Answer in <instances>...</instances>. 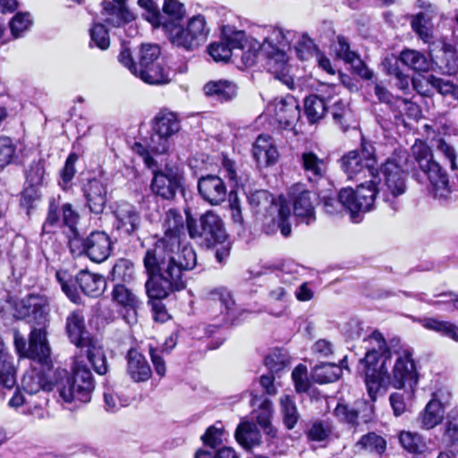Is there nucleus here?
Returning a JSON list of instances; mask_svg holds the SVG:
<instances>
[{
	"label": "nucleus",
	"mask_w": 458,
	"mask_h": 458,
	"mask_svg": "<svg viewBox=\"0 0 458 458\" xmlns=\"http://www.w3.org/2000/svg\"><path fill=\"white\" fill-rule=\"evenodd\" d=\"M185 219L180 211L170 208L162 220L164 235L146 250L143 264L148 276L150 297L163 298L186 288L184 273L197 266L194 249L182 243Z\"/></svg>",
	"instance_id": "f257e3e1"
},
{
	"label": "nucleus",
	"mask_w": 458,
	"mask_h": 458,
	"mask_svg": "<svg viewBox=\"0 0 458 458\" xmlns=\"http://www.w3.org/2000/svg\"><path fill=\"white\" fill-rule=\"evenodd\" d=\"M368 344L365 357L361 360L365 370V382L371 401L375 402L377 395L386 381L389 382L392 353L386 345L382 334L373 331L364 340Z\"/></svg>",
	"instance_id": "f03ea898"
},
{
	"label": "nucleus",
	"mask_w": 458,
	"mask_h": 458,
	"mask_svg": "<svg viewBox=\"0 0 458 458\" xmlns=\"http://www.w3.org/2000/svg\"><path fill=\"white\" fill-rule=\"evenodd\" d=\"M293 30H271V33L259 46V55L264 59V65L268 72L282 81L288 88H293L294 80L291 73L292 67L288 61L286 49L290 47Z\"/></svg>",
	"instance_id": "7ed1b4c3"
},
{
	"label": "nucleus",
	"mask_w": 458,
	"mask_h": 458,
	"mask_svg": "<svg viewBox=\"0 0 458 458\" xmlns=\"http://www.w3.org/2000/svg\"><path fill=\"white\" fill-rule=\"evenodd\" d=\"M411 154L420 171L428 178L435 199L447 201L451 199L452 186L445 169L434 159L431 148L417 140L411 147Z\"/></svg>",
	"instance_id": "20e7f679"
},
{
	"label": "nucleus",
	"mask_w": 458,
	"mask_h": 458,
	"mask_svg": "<svg viewBox=\"0 0 458 458\" xmlns=\"http://www.w3.org/2000/svg\"><path fill=\"white\" fill-rule=\"evenodd\" d=\"M55 387L64 403H89L94 389L92 374L86 366L77 364L73 376L65 375L55 384Z\"/></svg>",
	"instance_id": "39448f33"
},
{
	"label": "nucleus",
	"mask_w": 458,
	"mask_h": 458,
	"mask_svg": "<svg viewBox=\"0 0 458 458\" xmlns=\"http://www.w3.org/2000/svg\"><path fill=\"white\" fill-rule=\"evenodd\" d=\"M407 155H398L388 158L381 167L384 174L385 183L383 189V196L386 202H390L392 209L397 211L399 205L393 202L391 198H397L403 195L406 191V174L408 172Z\"/></svg>",
	"instance_id": "423d86ee"
},
{
	"label": "nucleus",
	"mask_w": 458,
	"mask_h": 458,
	"mask_svg": "<svg viewBox=\"0 0 458 458\" xmlns=\"http://www.w3.org/2000/svg\"><path fill=\"white\" fill-rule=\"evenodd\" d=\"M342 169L350 180L376 178L378 174L374 148L362 143L360 150H352L341 158Z\"/></svg>",
	"instance_id": "0eeeda50"
},
{
	"label": "nucleus",
	"mask_w": 458,
	"mask_h": 458,
	"mask_svg": "<svg viewBox=\"0 0 458 458\" xmlns=\"http://www.w3.org/2000/svg\"><path fill=\"white\" fill-rule=\"evenodd\" d=\"M14 345L21 356H24L32 362L42 365L44 368L51 367V351L47 339L46 328L33 327L31 329L28 348L26 347L25 338L18 332H15Z\"/></svg>",
	"instance_id": "6e6552de"
},
{
	"label": "nucleus",
	"mask_w": 458,
	"mask_h": 458,
	"mask_svg": "<svg viewBox=\"0 0 458 458\" xmlns=\"http://www.w3.org/2000/svg\"><path fill=\"white\" fill-rule=\"evenodd\" d=\"M69 246L73 255L85 254L96 263L105 261L112 251L111 239L103 231L92 232L84 239L80 236L69 237Z\"/></svg>",
	"instance_id": "1a4fd4ad"
},
{
	"label": "nucleus",
	"mask_w": 458,
	"mask_h": 458,
	"mask_svg": "<svg viewBox=\"0 0 458 458\" xmlns=\"http://www.w3.org/2000/svg\"><path fill=\"white\" fill-rule=\"evenodd\" d=\"M186 224L190 237L200 240L207 246L221 243L226 238L222 219L211 211L202 215L199 221L187 217Z\"/></svg>",
	"instance_id": "9d476101"
},
{
	"label": "nucleus",
	"mask_w": 458,
	"mask_h": 458,
	"mask_svg": "<svg viewBox=\"0 0 458 458\" xmlns=\"http://www.w3.org/2000/svg\"><path fill=\"white\" fill-rule=\"evenodd\" d=\"M377 183L378 174H376V178H369V181L360 182L356 191H353L351 187L341 190L342 199L346 201V199H349V201H351V219L352 222H360V213L372 209L376 196L378 193Z\"/></svg>",
	"instance_id": "9b49d317"
},
{
	"label": "nucleus",
	"mask_w": 458,
	"mask_h": 458,
	"mask_svg": "<svg viewBox=\"0 0 458 458\" xmlns=\"http://www.w3.org/2000/svg\"><path fill=\"white\" fill-rule=\"evenodd\" d=\"M180 129L181 122L177 114L166 109L158 112L154 118L155 135L151 138V150L157 154L166 152L169 147L168 139Z\"/></svg>",
	"instance_id": "f8f14e48"
},
{
	"label": "nucleus",
	"mask_w": 458,
	"mask_h": 458,
	"mask_svg": "<svg viewBox=\"0 0 458 458\" xmlns=\"http://www.w3.org/2000/svg\"><path fill=\"white\" fill-rule=\"evenodd\" d=\"M394 355L395 360L390 373L389 383L396 389L405 386L413 389L418 383L419 374L412 359V352L405 349L394 352Z\"/></svg>",
	"instance_id": "ddd939ff"
},
{
	"label": "nucleus",
	"mask_w": 458,
	"mask_h": 458,
	"mask_svg": "<svg viewBox=\"0 0 458 458\" xmlns=\"http://www.w3.org/2000/svg\"><path fill=\"white\" fill-rule=\"evenodd\" d=\"M53 363L50 368H44L38 363L31 361L30 369L25 372L21 379L22 391L33 400H38V396H46L53 390L54 384L49 378Z\"/></svg>",
	"instance_id": "4468645a"
},
{
	"label": "nucleus",
	"mask_w": 458,
	"mask_h": 458,
	"mask_svg": "<svg viewBox=\"0 0 458 458\" xmlns=\"http://www.w3.org/2000/svg\"><path fill=\"white\" fill-rule=\"evenodd\" d=\"M112 213L114 217V228L120 235L138 236L142 218L133 204L124 200L117 201L112 207Z\"/></svg>",
	"instance_id": "2eb2a0df"
},
{
	"label": "nucleus",
	"mask_w": 458,
	"mask_h": 458,
	"mask_svg": "<svg viewBox=\"0 0 458 458\" xmlns=\"http://www.w3.org/2000/svg\"><path fill=\"white\" fill-rule=\"evenodd\" d=\"M78 221L79 214L70 203L60 205L59 201L53 198L49 200L47 216L43 225V230L46 233H50L55 227L65 225L72 233L71 237H78L79 233L76 228Z\"/></svg>",
	"instance_id": "dca6fc26"
},
{
	"label": "nucleus",
	"mask_w": 458,
	"mask_h": 458,
	"mask_svg": "<svg viewBox=\"0 0 458 458\" xmlns=\"http://www.w3.org/2000/svg\"><path fill=\"white\" fill-rule=\"evenodd\" d=\"M128 0H103L98 26L121 28L135 21L136 15L127 6Z\"/></svg>",
	"instance_id": "f3484780"
},
{
	"label": "nucleus",
	"mask_w": 458,
	"mask_h": 458,
	"mask_svg": "<svg viewBox=\"0 0 458 458\" xmlns=\"http://www.w3.org/2000/svg\"><path fill=\"white\" fill-rule=\"evenodd\" d=\"M49 306L50 301L47 296L30 294L16 305V317L45 328L50 311Z\"/></svg>",
	"instance_id": "a211bd4d"
},
{
	"label": "nucleus",
	"mask_w": 458,
	"mask_h": 458,
	"mask_svg": "<svg viewBox=\"0 0 458 458\" xmlns=\"http://www.w3.org/2000/svg\"><path fill=\"white\" fill-rule=\"evenodd\" d=\"M218 42L208 47V54L216 62H227L233 50H242L247 47L248 40L244 30H221Z\"/></svg>",
	"instance_id": "6ab92c4d"
},
{
	"label": "nucleus",
	"mask_w": 458,
	"mask_h": 458,
	"mask_svg": "<svg viewBox=\"0 0 458 458\" xmlns=\"http://www.w3.org/2000/svg\"><path fill=\"white\" fill-rule=\"evenodd\" d=\"M267 112L275 123L285 130L293 129L301 117V111L297 100L290 95L280 99H275L267 107Z\"/></svg>",
	"instance_id": "aec40b11"
},
{
	"label": "nucleus",
	"mask_w": 458,
	"mask_h": 458,
	"mask_svg": "<svg viewBox=\"0 0 458 458\" xmlns=\"http://www.w3.org/2000/svg\"><path fill=\"white\" fill-rule=\"evenodd\" d=\"M112 301L118 308L123 320L132 325L137 322V309L140 301L136 293L125 284L116 283L111 293Z\"/></svg>",
	"instance_id": "412c9836"
},
{
	"label": "nucleus",
	"mask_w": 458,
	"mask_h": 458,
	"mask_svg": "<svg viewBox=\"0 0 458 458\" xmlns=\"http://www.w3.org/2000/svg\"><path fill=\"white\" fill-rule=\"evenodd\" d=\"M182 187V176L173 169L154 172L150 189L155 195L163 199H173Z\"/></svg>",
	"instance_id": "4be33fe9"
},
{
	"label": "nucleus",
	"mask_w": 458,
	"mask_h": 458,
	"mask_svg": "<svg viewBox=\"0 0 458 458\" xmlns=\"http://www.w3.org/2000/svg\"><path fill=\"white\" fill-rule=\"evenodd\" d=\"M293 214L300 222L310 225L316 219L315 202L318 197L315 193L304 190L301 185H294L291 190Z\"/></svg>",
	"instance_id": "5701e85b"
},
{
	"label": "nucleus",
	"mask_w": 458,
	"mask_h": 458,
	"mask_svg": "<svg viewBox=\"0 0 458 458\" xmlns=\"http://www.w3.org/2000/svg\"><path fill=\"white\" fill-rule=\"evenodd\" d=\"M198 191L202 199L216 206L225 200L227 187L220 176L202 175L198 180Z\"/></svg>",
	"instance_id": "b1692460"
},
{
	"label": "nucleus",
	"mask_w": 458,
	"mask_h": 458,
	"mask_svg": "<svg viewBox=\"0 0 458 458\" xmlns=\"http://www.w3.org/2000/svg\"><path fill=\"white\" fill-rule=\"evenodd\" d=\"M48 398L38 396V400H33L27 395L22 388H16L8 401V406L18 410L21 408L23 414L31 415L38 419H43L45 415L44 407L47 404Z\"/></svg>",
	"instance_id": "393cba45"
},
{
	"label": "nucleus",
	"mask_w": 458,
	"mask_h": 458,
	"mask_svg": "<svg viewBox=\"0 0 458 458\" xmlns=\"http://www.w3.org/2000/svg\"><path fill=\"white\" fill-rule=\"evenodd\" d=\"M170 43L180 49L193 51L208 39V30H165Z\"/></svg>",
	"instance_id": "a878e982"
},
{
	"label": "nucleus",
	"mask_w": 458,
	"mask_h": 458,
	"mask_svg": "<svg viewBox=\"0 0 458 458\" xmlns=\"http://www.w3.org/2000/svg\"><path fill=\"white\" fill-rule=\"evenodd\" d=\"M208 302L210 306H219L222 324H234L235 301L228 289L219 287L212 290L208 293Z\"/></svg>",
	"instance_id": "bb28decb"
},
{
	"label": "nucleus",
	"mask_w": 458,
	"mask_h": 458,
	"mask_svg": "<svg viewBox=\"0 0 458 458\" xmlns=\"http://www.w3.org/2000/svg\"><path fill=\"white\" fill-rule=\"evenodd\" d=\"M64 329L70 341L81 351L84 349V345L90 342L85 336L87 334L85 318L81 310H74L67 315Z\"/></svg>",
	"instance_id": "cd10ccee"
},
{
	"label": "nucleus",
	"mask_w": 458,
	"mask_h": 458,
	"mask_svg": "<svg viewBox=\"0 0 458 458\" xmlns=\"http://www.w3.org/2000/svg\"><path fill=\"white\" fill-rule=\"evenodd\" d=\"M82 191L90 212L102 214L106 204V186L98 179H91L83 185Z\"/></svg>",
	"instance_id": "c85d7f7f"
},
{
	"label": "nucleus",
	"mask_w": 458,
	"mask_h": 458,
	"mask_svg": "<svg viewBox=\"0 0 458 458\" xmlns=\"http://www.w3.org/2000/svg\"><path fill=\"white\" fill-rule=\"evenodd\" d=\"M414 89L421 95L428 96L431 93V89H436L441 95H451L456 97L458 94V87L452 81L438 78L435 75H428L420 80H413Z\"/></svg>",
	"instance_id": "c756f323"
},
{
	"label": "nucleus",
	"mask_w": 458,
	"mask_h": 458,
	"mask_svg": "<svg viewBox=\"0 0 458 458\" xmlns=\"http://www.w3.org/2000/svg\"><path fill=\"white\" fill-rule=\"evenodd\" d=\"M300 164L304 175L310 182L317 183L327 174V162L311 150L301 154Z\"/></svg>",
	"instance_id": "7c9ffc66"
},
{
	"label": "nucleus",
	"mask_w": 458,
	"mask_h": 458,
	"mask_svg": "<svg viewBox=\"0 0 458 458\" xmlns=\"http://www.w3.org/2000/svg\"><path fill=\"white\" fill-rule=\"evenodd\" d=\"M252 156L259 166H269L278 159V151L269 135H259L252 146Z\"/></svg>",
	"instance_id": "2f4dec72"
},
{
	"label": "nucleus",
	"mask_w": 458,
	"mask_h": 458,
	"mask_svg": "<svg viewBox=\"0 0 458 458\" xmlns=\"http://www.w3.org/2000/svg\"><path fill=\"white\" fill-rule=\"evenodd\" d=\"M127 373L134 382L150 378L152 371L146 357L136 349H130L126 355Z\"/></svg>",
	"instance_id": "473e14b6"
},
{
	"label": "nucleus",
	"mask_w": 458,
	"mask_h": 458,
	"mask_svg": "<svg viewBox=\"0 0 458 458\" xmlns=\"http://www.w3.org/2000/svg\"><path fill=\"white\" fill-rule=\"evenodd\" d=\"M203 91L207 97L224 103L237 96L238 87L228 80L210 81L204 85Z\"/></svg>",
	"instance_id": "72a5a7b5"
},
{
	"label": "nucleus",
	"mask_w": 458,
	"mask_h": 458,
	"mask_svg": "<svg viewBox=\"0 0 458 458\" xmlns=\"http://www.w3.org/2000/svg\"><path fill=\"white\" fill-rule=\"evenodd\" d=\"M75 281L85 295L93 298L100 296L106 287V282L103 276L87 270L80 271Z\"/></svg>",
	"instance_id": "f704fd0d"
},
{
	"label": "nucleus",
	"mask_w": 458,
	"mask_h": 458,
	"mask_svg": "<svg viewBox=\"0 0 458 458\" xmlns=\"http://www.w3.org/2000/svg\"><path fill=\"white\" fill-rule=\"evenodd\" d=\"M346 356L340 364L321 362L312 369L311 377L318 384H327L336 381L342 375L343 368H346Z\"/></svg>",
	"instance_id": "c9c22d12"
},
{
	"label": "nucleus",
	"mask_w": 458,
	"mask_h": 458,
	"mask_svg": "<svg viewBox=\"0 0 458 458\" xmlns=\"http://www.w3.org/2000/svg\"><path fill=\"white\" fill-rule=\"evenodd\" d=\"M162 15L166 21L167 29H184L181 22L185 17V6L179 0H165Z\"/></svg>",
	"instance_id": "e433bc0d"
},
{
	"label": "nucleus",
	"mask_w": 458,
	"mask_h": 458,
	"mask_svg": "<svg viewBox=\"0 0 458 458\" xmlns=\"http://www.w3.org/2000/svg\"><path fill=\"white\" fill-rule=\"evenodd\" d=\"M333 120L343 131H346L355 123L354 114L349 105L342 99L335 100L330 107Z\"/></svg>",
	"instance_id": "4c0bfd02"
},
{
	"label": "nucleus",
	"mask_w": 458,
	"mask_h": 458,
	"mask_svg": "<svg viewBox=\"0 0 458 458\" xmlns=\"http://www.w3.org/2000/svg\"><path fill=\"white\" fill-rule=\"evenodd\" d=\"M135 75L148 84H165L170 81L169 72L161 61L138 69V73Z\"/></svg>",
	"instance_id": "58836bf2"
},
{
	"label": "nucleus",
	"mask_w": 458,
	"mask_h": 458,
	"mask_svg": "<svg viewBox=\"0 0 458 458\" xmlns=\"http://www.w3.org/2000/svg\"><path fill=\"white\" fill-rule=\"evenodd\" d=\"M235 439L245 449H250L260 443V433L256 425L250 422H242L235 430Z\"/></svg>",
	"instance_id": "ea45409f"
},
{
	"label": "nucleus",
	"mask_w": 458,
	"mask_h": 458,
	"mask_svg": "<svg viewBox=\"0 0 458 458\" xmlns=\"http://www.w3.org/2000/svg\"><path fill=\"white\" fill-rule=\"evenodd\" d=\"M408 68L418 72H425L430 69L431 63L424 54L412 49H404L396 59Z\"/></svg>",
	"instance_id": "a19ab883"
},
{
	"label": "nucleus",
	"mask_w": 458,
	"mask_h": 458,
	"mask_svg": "<svg viewBox=\"0 0 458 458\" xmlns=\"http://www.w3.org/2000/svg\"><path fill=\"white\" fill-rule=\"evenodd\" d=\"M328 101H330L329 96L311 95L305 98V114L311 123L318 122L324 116L328 108Z\"/></svg>",
	"instance_id": "79ce46f5"
},
{
	"label": "nucleus",
	"mask_w": 458,
	"mask_h": 458,
	"mask_svg": "<svg viewBox=\"0 0 458 458\" xmlns=\"http://www.w3.org/2000/svg\"><path fill=\"white\" fill-rule=\"evenodd\" d=\"M442 403L435 399L430 400L420 415L421 425L426 429H430L438 425L444 418Z\"/></svg>",
	"instance_id": "37998d69"
},
{
	"label": "nucleus",
	"mask_w": 458,
	"mask_h": 458,
	"mask_svg": "<svg viewBox=\"0 0 458 458\" xmlns=\"http://www.w3.org/2000/svg\"><path fill=\"white\" fill-rule=\"evenodd\" d=\"M332 433V426L328 421L317 420L308 429L307 437L310 441L320 443V446H326Z\"/></svg>",
	"instance_id": "c03bdc74"
},
{
	"label": "nucleus",
	"mask_w": 458,
	"mask_h": 458,
	"mask_svg": "<svg viewBox=\"0 0 458 458\" xmlns=\"http://www.w3.org/2000/svg\"><path fill=\"white\" fill-rule=\"evenodd\" d=\"M423 327L458 342V326L449 321L428 318L423 320Z\"/></svg>",
	"instance_id": "a18cd8bd"
},
{
	"label": "nucleus",
	"mask_w": 458,
	"mask_h": 458,
	"mask_svg": "<svg viewBox=\"0 0 458 458\" xmlns=\"http://www.w3.org/2000/svg\"><path fill=\"white\" fill-rule=\"evenodd\" d=\"M84 348L85 351L82 350L81 352H85L96 373L105 375L107 372V363L102 348L91 344V342L85 344Z\"/></svg>",
	"instance_id": "49530a36"
},
{
	"label": "nucleus",
	"mask_w": 458,
	"mask_h": 458,
	"mask_svg": "<svg viewBox=\"0 0 458 458\" xmlns=\"http://www.w3.org/2000/svg\"><path fill=\"white\" fill-rule=\"evenodd\" d=\"M138 5L146 11L144 17L154 29L159 27L167 29L166 21L164 15H162L158 5L153 0H138Z\"/></svg>",
	"instance_id": "de8ad7c7"
},
{
	"label": "nucleus",
	"mask_w": 458,
	"mask_h": 458,
	"mask_svg": "<svg viewBox=\"0 0 458 458\" xmlns=\"http://www.w3.org/2000/svg\"><path fill=\"white\" fill-rule=\"evenodd\" d=\"M294 50L300 60L307 61L319 52L318 47L307 33H301L294 43Z\"/></svg>",
	"instance_id": "09e8293b"
},
{
	"label": "nucleus",
	"mask_w": 458,
	"mask_h": 458,
	"mask_svg": "<svg viewBox=\"0 0 458 458\" xmlns=\"http://www.w3.org/2000/svg\"><path fill=\"white\" fill-rule=\"evenodd\" d=\"M55 278L61 285L62 291L67 298L73 303L79 304L81 301V295L75 285V279L65 270L55 272Z\"/></svg>",
	"instance_id": "8fccbe9b"
},
{
	"label": "nucleus",
	"mask_w": 458,
	"mask_h": 458,
	"mask_svg": "<svg viewBox=\"0 0 458 458\" xmlns=\"http://www.w3.org/2000/svg\"><path fill=\"white\" fill-rule=\"evenodd\" d=\"M134 265L127 259H118L112 269V280L116 283H130L134 278Z\"/></svg>",
	"instance_id": "3c124183"
},
{
	"label": "nucleus",
	"mask_w": 458,
	"mask_h": 458,
	"mask_svg": "<svg viewBox=\"0 0 458 458\" xmlns=\"http://www.w3.org/2000/svg\"><path fill=\"white\" fill-rule=\"evenodd\" d=\"M24 174L25 185L38 188L42 186L46 174L44 160L41 158L33 160L25 169Z\"/></svg>",
	"instance_id": "603ef678"
},
{
	"label": "nucleus",
	"mask_w": 458,
	"mask_h": 458,
	"mask_svg": "<svg viewBox=\"0 0 458 458\" xmlns=\"http://www.w3.org/2000/svg\"><path fill=\"white\" fill-rule=\"evenodd\" d=\"M383 65L387 74L395 79V86L399 89L406 91L410 86V77L400 70L398 61L391 58H386L383 62Z\"/></svg>",
	"instance_id": "864d4df0"
},
{
	"label": "nucleus",
	"mask_w": 458,
	"mask_h": 458,
	"mask_svg": "<svg viewBox=\"0 0 458 458\" xmlns=\"http://www.w3.org/2000/svg\"><path fill=\"white\" fill-rule=\"evenodd\" d=\"M399 441L402 446L409 453L422 454L426 449L425 440L417 433L401 432Z\"/></svg>",
	"instance_id": "5fc2aeb1"
},
{
	"label": "nucleus",
	"mask_w": 458,
	"mask_h": 458,
	"mask_svg": "<svg viewBox=\"0 0 458 458\" xmlns=\"http://www.w3.org/2000/svg\"><path fill=\"white\" fill-rule=\"evenodd\" d=\"M280 405L285 427L288 429L293 428L299 420L295 403L289 395H284L280 398Z\"/></svg>",
	"instance_id": "6e6d98bb"
},
{
	"label": "nucleus",
	"mask_w": 458,
	"mask_h": 458,
	"mask_svg": "<svg viewBox=\"0 0 458 458\" xmlns=\"http://www.w3.org/2000/svg\"><path fill=\"white\" fill-rule=\"evenodd\" d=\"M322 201L325 212L329 215L339 214L343 209H346L351 214V201H349V199H346V201L342 199L341 191L337 197L332 194L323 196Z\"/></svg>",
	"instance_id": "4d7b16f0"
},
{
	"label": "nucleus",
	"mask_w": 458,
	"mask_h": 458,
	"mask_svg": "<svg viewBox=\"0 0 458 458\" xmlns=\"http://www.w3.org/2000/svg\"><path fill=\"white\" fill-rule=\"evenodd\" d=\"M403 293L405 296H407V297L414 298L417 301H424V302L429 303V304H431L433 306L445 305V310H447V311H452V310H454V308L453 307L452 302L454 300L456 295L452 293H440V294L435 295V297H439L440 298V300H437V301L427 300L426 299V294L424 293L403 292Z\"/></svg>",
	"instance_id": "13d9d810"
},
{
	"label": "nucleus",
	"mask_w": 458,
	"mask_h": 458,
	"mask_svg": "<svg viewBox=\"0 0 458 458\" xmlns=\"http://www.w3.org/2000/svg\"><path fill=\"white\" fill-rule=\"evenodd\" d=\"M332 49L338 58L343 59L348 64H354L355 61L361 64L358 55L350 49L348 41L343 36L337 37L336 42L332 45Z\"/></svg>",
	"instance_id": "bf43d9fd"
},
{
	"label": "nucleus",
	"mask_w": 458,
	"mask_h": 458,
	"mask_svg": "<svg viewBox=\"0 0 458 458\" xmlns=\"http://www.w3.org/2000/svg\"><path fill=\"white\" fill-rule=\"evenodd\" d=\"M265 364L271 372H279L289 365V356L285 351L275 349L265 358Z\"/></svg>",
	"instance_id": "052dcab7"
},
{
	"label": "nucleus",
	"mask_w": 458,
	"mask_h": 458,
	"mask_svg": "<svg viewBox=\"0 0 458 458\" xmlns=\"http://www.w3.org/2000/svg\"><path fill=\"white\" fill-rule=\"evenodd\" d=\"M160 48L156 44H142L140 52L138 69L159 62Z\"/></svg>",
	"instance_id": "680f3d73"
},
{
	"label": "nucleus",
	"mask_w": 458,
	"mask_h": 458,
	"mask_svg": "<svg viewBox=\"0 0 458 458\" xmlns=\"http://www.w3.org/2000/svg\"><path fill=\"white\" fill-rule=\"evenodd\" d=\"M16 153V146L8 137H0V172L10 165Z\"/></svg>",
	"instance_id": "e2e57ef3"
},
{
	"label": "nucleus",
	"mask_w": 458,
	"mask_h": 458,
	"mask_svg": "<svg viewBox=\"0 0 458 458\" xmlns=\"http://www.w3.org/2000/svg\"><path fill=\"white\" fill-rule=\"evenodd\" d=\"M41 193L39 188L35 186L25 185L23 191L21 192L20 205L22 208L26 209L27 214L34 208L36 203L40 199Z\"/></svg>",
	"instance_id": "0e129e2a"
},
{
	"label": "nucleus",
	"mask_w": 458,
	"mask_h": 458,
	"mask_svg": "<svg viewBox=\"0 0 458 458\" xmlns=\"http://www.w3.org/2000/svg\"><path fill=\"white\" fill-rule=\"evenodd\" d=\"M437 17V9L420 11L416 15L411 17V29H431L434 27L433 20Z\"/></svg>",
	"instance_id": "69168bd1"
},
{
	"label": "nucleus",
	"mask_w": 458,
	"mask_h": 458,
	"mask_svg": "<svg viewBox=\"0 0 458 458\" xmlns=\"http://www.w3.org/2000/svg\"><path fill=\"white\" fill-rule=\"evenodd\" d=\"M335 416L342 422L352 427L358 425L359 411L344 403H338L334 411Z\"/></svg>",
	"instance_id": "338daca9"
},
{
	"label": "nucleus",
	"mask_w": 458,
	"mask_h": 458,
	"mask_svg": "<svg viewBox=\"0 0 458 458\" xmlns=\"http://www.w3.org/2000/svg\"><path fill=\"white\" fill-rule=\"evenodd\" d=\"M357 445L361 446L364 449L381 454L386 449V441L382 437L376 433H369L359 440Z\"/></svg>",
	"instance_id": "774afa93"
}]
</instances>
